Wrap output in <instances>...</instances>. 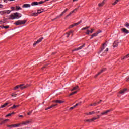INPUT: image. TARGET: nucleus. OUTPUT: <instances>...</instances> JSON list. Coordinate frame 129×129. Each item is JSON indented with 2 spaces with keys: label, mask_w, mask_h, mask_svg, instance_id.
Returning <instances> with one entry per match:
<instances>
[{
  "label": "nucleus",
  "mask_w": 129,
  "mask_h": 129,
  "mask_svg": "<svg viewBox=\"0 0 129 129\" xmlns=\"http://www.w3.org/2000/svg\"><path fill=\"white\" fill-rule=\"evenodd\" d=\"M107 52H108L107 45L106 44H104L98 53L100 56H104L107 54Z\"/></svg>",
  "instance_id": "nucleus-1"
},
{
  "label": "nucleus",
  "mask_w": 129,
  "mask_h": 129,
  "mask_svg": "<svg viewBox=\"0 0 129 129\" xmlns=\"http://www.w3.org/2000/svg\"><path fill=\"white\" fill-rule=\"evenodd\" d=\"M22 17V14L19 13L18 12H15L11 14L9 16V20H15V19H20V18Z\"/></svg>",
  "instance_id": "nucleus-2"
},
{
  "label": "nucleus",
  "mask_w": 129,
  "mask_h": 129,
  "mask_svg": "<svg viewBox=\"0 0 129 129\" xmlns=\"http://www.w3.org/2000/svg\"><path fill=\"white\" fill-rule=\"evenodd\" d=\"M26 22L27 20H18L14 23V25H16V26L24 25L26 24Z\"/></svg>",
  "instance_id": "nucleus-3"
},
{
  "label": "nucleus",
  "mask_w": 129,
  "mask_h": 129,
  "mask_svg": "<svg viewBox=\"0 0 129 129\" xmlns=\"http://www.w3.org/2000/svg\"><path fill=\"white\" fill-rule=\"evenodd\" d=\"M81 23H82V21L81 20L77 23H74L73 24L70 25L69 26V29H71V28H73V27H75V26H77V25H79V24H81Z\"/></svg>",
  "instance_id": "nucleus-4"
},
{
  "label": "nucleus",
  "mask_w": 129,
  "mask_h": 129,
  "mask_svg": "<svg viewBox=\"0 0 129 129\" xmlns=\"http://www.w3.org/2000/svg\"><path fill=\"white\" fill-rule=\"evenodd\" d=\"M32 122V120H28L26 121L22 122L21 124H22V125H28L29 123H31Z\"/></svg>",
  "instance_id": "nucleus-5"
},
{
  "label": "nucleus",
  "mask_w": 129,
  "mask_h": 129,
  "mask_svg": "<svg viewBox=\"0 0 129 129\" xmlns=\"http://www.w3.org/2000/svg\"><path fill=\"white\" fill-rule=\"evenodd\" d=\"M43 37L40 38L39 39H38L35 43L33 44V47H35L37 44H39V43H41L43 40Z\"/></svg>",
  "instance_id": "nucleus-6"
},
{
  "label": "nucleus",
  "mask_w": 129,
  "mask_h": 129,
  "mask_svg": "<svg viewBox=\"0 0 129 129\" xmlns=\"http://www.w3.org/2000/svg\"><path fill=\"white\" fill-rule=\"evenodd\" d=\"M29 86H30V85L29 84H27L24 86V85H20V88H21V89H24V88H27V87H29Z\"/></svg>",
  "instance_id": "nucleus-7"
},
{
  "label": "nucleus",
  "mask_w": 129,
  "mask_h": 129,
  "mask_svg": "<svg viewBox=\"0 0 129 129\" xmlns=\"http://www.w3.org/2000/svg\"><path fill=\"white\" fill-rule=\"evenodd\" d=\"M121 31L123 32V33H125V34H129V31L126 28H122L121 29Z\"/></svg>",
  "instance_id": "nucleus-8"
},
{
  "label": "nucleus",
  "mask_w": 129,
  "mask_h": 129,
  "mask_svg": "<svg viewBox=\"0 0 129 129\" xmlns=\"http://www.w3.org/2000/svg\"><path fill=\"white\" fill-rule=\"evenodd\" d=\"M85 46V44H84L83 45L80 46L79 47L75 49L73 51H78V50H81Z\"/></svg>",
  "instance_id": "nucleus-9"
},
{
  "label": "nucleus",
  "mask_w": 129,
  "mask_h": 129,
  "mask_svg": "<svg viewBox=\"0 0 129 129\" xmlns=\"http://www.w3.org/2000/svg\"><path fill=\"white\" fill-rule=\"evenodd\" d=\"M85 46V44H84L83 45L80 46L79 47L75 49L73 51H78V50H81Z\"/></svg>",
  "instance_id": "nucleus-10"
},
{
  "label": "nucleus",
  "mask_w": 129,
  "mask_h": 129,
  "mask_svg": "<svg viewBox=\"0 0 129 129\" xmlns=\"http://www.w3.org/2000/svg\"><path fill=\"white\" fill-rule=\"evenodd\" d=\"M95 111H93L92 112L86 113L85 114L86 115H92V114H95Z\"/></svg>",
  "instance_id": "nucleus-11"
},
{
  "label": "nucleus",
  "mask_w": 129,
  "mask_h": 129,
  "mask_svg": "<svg viewBox=\"0 0 129 129\" xmlns=\"http://www.w3.org/2000/svg\"><path fill=\"white\" fill-rule=\"evenodd\" d=\"M118 41H116L114 42L113 46L114 48H116V47H117L118 46Z\"/></svg>",
  "instance_id": "nucleus-12"
},
{
  "label": "nucleus",
  "mask_w": 129,
  "mask_h": 129,
  "mask_svg": "<svg viewBox=\"0 0 129 129\" xmlns=\"http://www.w3.org/2000/svg\"><path fill=\"white\" fill-rule=\"evenodd\" d=\"M11 12H12V11L11 10H5V11H2V13L3 14H10Z\"/></svg>",
  "instance_id": "nucleus-13"
},
{
  "label": "nucleus",
  "mask_w": 129,
  "mask_h": 129,
  "mask_svg": "<svg viewBox=\"0 0 129 129\" xmlns=\"http://www.w3.org/2000/svg\"><path fill=\"white\" fill-rule=\"evenodd\" d=\"M93 31H94V29H91V31L88 30H87V32L86 33V34L87 35H89V33H93Z\"/></svg>",
  "instance_id": "nucleus-14"
},
{
  "label": "nucleus",
  "mask_w": 129,
  "mask_h": 129,
  "mask_svg": "<svg viewBox=\"0 0 129 129\" xmlns=\"http://www.w3.org/2000/svg\"><path fill=\"white\" fill-rule=\"evenodd\" d=\"M77 89H78V90H79V87H78V86H76L75 87H73L72 89H71V91H73L76 90H77Z\"/></svg>",
  "instance_id": "nucleus-15"
},
{
  "label": "nucleus",
  "mask_w": 129,
  "mask_h": 129,
  "mask_svg": "<svg viewBox=\"0 0 129 129\" xmlns=\"http://www.w3.org/2000/svg\"><path fill=\"white\" fill-rule=\"evenodd\" d=\"M105 70H106L105 69H103V70H102L100 72H99L97 75H96L95 76V77H97V76H98V75L101 74V73H102V72H103V71H104Z\"/></svg>",
  "instance_id": "nucleus-16"
},
{
  "label": "nucleus",
  "mask_w": 129,
  "mask_h": 129,
  "mask_svg": "<svg viewBox=\"0 0 129 129\" xmlns=\"http://www.w3.org/2000/svg\"><path fill=\"white\" fill-rule=\"evenodd\" d=\"M53 102H54L55 103H63L64 101L57 100L54 101Z\"/></svg>",
  "instance_id": "nucleus-17"
},
{
  "label": "nucleus",
  "mask_w": 129,
  "mask_h": 129,
  "mask_svg": "<svg viewBox=\"0 0 129 129\" xmlns=\"http://www.w3.org/2000/svg\"><path fill=\"white\" fill-rule=\"evenodd\" d=\"M21 124V123H18L17 124H12V126L13 127H19Z\"/></svg>",
  "instance_id": "nucleus-18"
},
{
  "label": "nucleus",
  "mask_w": 129,
  "mask_h": 129,
  "mask_svg": "<svg viewBox=\"0 0 129 129\" xmlns=\"http://www.w3.org/2000/svg\"><path fill=\"white\" fill-rule=\"evenodd\" d=\"M127 91V89H123V90H122L120 93L121 94H124V93H125V92H126V91Z\"/></svg>",
  "instance_id": "nucleus-19"
},
{
  "label": "nucleus",
  "mask_w": 129,
  "mask_h": 129,
  "mask_svg": "<svg viewBox=\"0 0 129 129\" xmlns=\"http://www.w3.org/2000/svg\"><path fill=\"white\" fill-rule=\"evenodd\" d=\"M20 105H14L13 106L10 108V109H14V108H16V107H19Z\"/></svg>",
  "instance_id": "nucleus-20"
},
{
  "label": "nucleus",
  "mask_w": 129,
  "mask_h": 129,
  "mask_svg": "<svg viewBox=\"0 0 129 129\" xmlns=\"http://www.w3.org/2000/svg\"><path fill=\"white\" fill-rule=\"evenodd\" d=\"M8 104H9V103H6L4 105H1V106L0 107V108H4L6 107L7 105H8Z\"/></svg>",
  "instance_id": "nucleus-21"
},
{
  "label": "nucleus",
  "mask_w": 129,
  "mask_h": 129,
  "mask_svg": "<svg viewBox=\"0 0 129 129\" xmlns=\"http://www.w3.org/2000/svg\"><path fill=\"white\" fill-rule=\"evenodd\" d=\"M111 111V110H107L105 111H104V115H106L108 113V112H110Z\"/></svg>",
  "instance_id": "nucleus-22"
},
{
  "label": "nucleus",
  "mask_w": 129,
  "mask_h": 129,
  "mask_svg": "<svg viewBox=\"0 0 129 129\" xmlns=\"http://www.w3.org/2000/svg\"><path fill=\"white\" fill-rule=\"evenodd\" d=\"M31 6L29 4H24L23 6V8H30Z\"/></svg>",
  "instance_id": "nucleus-23"
},
{
  "label": "nucleus",
  "mask_w": 129,
  "mask_h": 129,
  "mask_svg": "<svg viewBox=\"0 0 129 129\" xmlns=\"http://www.w3.org/2000/svg\"><path fill=\"white\" fill-rule=\"evenodd\" d=\"M104 5V1L101 2V3L99 4L98 6L100 7H103V6Z\"/></svg>",
  "instance_id": "nucleus-24"
},
{
  "label": "nucleus",
  "mask_w": 129,
  "mask_h": 129,
  "mask_svg": "<svg viewBox=\"0 0 129 129\" xmlns=\"http://www.w3.org/2000/svg\"><path fill=\"white\" fill-rule=\"evenodd\" d=\"M84 121H85V122H92L91 119H85Z\"/></svg>",
  "instance_id": "nucleus-25"
},
{
  "label": "nucleus",
  "mask_w": 129,
  "mask_h": 129,
  "mask_svg": "<svg viewBox=\"0 0 129 129\" xmlns=\"http://www.w3.org/2000/svg\"><path fill=\"white\" fill-rule=\"evenodd\" d=\"M31 5L32 6H38V5H39V3L38 2H33Z\"/></svg>",
  "instance_id": "nucleus-26"
},
{
  "label": "nucleus",
  "mask_w": 129,
  "mask_h": 129,
  "mask_svg": "<svg viewBox=\"0 0 129 129\" xmlns=\"http://www.w3.org/2000/svg\"><path fill=\"white\" fill-rule=\"evenodd\" d=\"M98 118H98V117H93L92 119H91V120L92 122V121H94V120H96V119H98Z\"/></svg>",
  "instance_id": "nucleus-27"
},
{
  "label": "nucleus",
  "mask_w": 129,
  "mask_h": 129,
  "mask_svg": "<svg viewBox=\"0 0 129 129\" xmlns=\"http://www.w3.org/2000/svg\"><path fill=\"white\" fill-rule=\"evenodd\" d=\"M43 12H44L43 9L38 10L37 11V14H41V13H43Z\"/></svg>",
  "instance_id": "nucleus-28"
},
{
  "label": "nucleus",
  "mask_w": 129,
  "mask_h": 129,
  "mask_svg": "<svg viewBox=\"0 0 129 129\" xmlns=\"http://www.w3.org/2000/svg\"><path fill=\"white\" fill-rule=\"evenodd\" d=\"M98 34H99V32L95 33L93 35H91V37H96V36H97V35H98Z\"/></svg>",
  "instance_id": "nucleus-29"
},
{
  "label": "nucleus",
  "mask_w": 129,
  "mask_h": 129,
  "mask_svg": "<svg viewBox=\"0 0 129 129\" xmlns=\"http://www.w3.org/2000/svg\"><path fill=\"white\" fill-rule=\"evenodd\" d=\"M73 13H74V11H72L68 15H67L66 18H68V17H69L70 16H71V15H72V14H73Z\"/></svg>",
  "instance_id": "nucleus-30"
},
{
  "label": "nucleus",
  "mask_w": 129,
  "mask_h": 129,
  "mask_svg": "<svg viewBox=\"0 0 129 129\" xmlns=\"http://www.w3.org/2000/svg\"><path fill=\"white\" fill-rule=\"evenodd\" d=\"M77 92H78L77 91H76L75 92L71 93V94H70L69 95V96H71V95H73V94H75L77 93Z\"/></svg>",
  "instance_id": "nucleus-31"
},
{
  "label": "nucleus",
  "mask_w": 129,
  "mask_h": 129,
  "mask_svg": "<svg viewBox=\"0 0 129 129\" xmlns=\"http://www.w3.org/2000/svg\"><path fill=\"white\" fill-rule=\"evenodd\" d=\"M125 58H129V53L125 56L122 57L121 60H124V59H125Z\"/></svg>",
  "instance_id": "nucleus-32"
},
{
  "label": "nucleus",
  "mask_w": 129,
  "mask_h": 129,
  "mask_svg": "<svg viewBox=\"0 0 129 129\" xmlns=\"http://www.w3.org/2000/svg\"><path fill=\"white\" fill-rule=\"evenodd\" d=\"M20 10H22V8L19 6H16V11H19Z\"/></svg>",
  "instance_id": "nucleus-33"
},
{
  "label": "nucleus",
  "mask_w": 129,
  "mask_h": 129,
  "mask_svg": "<svg viewBox=\"0 0 129 129\" xmlns=\"http://www.w3.org/2000/svg\"><path fill=\"white\" fill-rule=\"evenodd\" d=\"M102 115H104V112H101L100 113V115H97V117H98V118H99V117H100Z\"/></svg>",
  "instance_id": "nucleus-34"
},
{
  "label": "nucleus",
  "mask_w": 129,
  "mask_h": 129,
  "mask_svg": "<svg viewBox=\"0 0 129 129\" xmlns=\"http://www.w3.org/2000/svg\"><path fill=\"white\" fill-rule=\"evenodd\" d=\"M125 27H126V28H127V29H129V23L126 22L125 24Z\"/></svg>",
  "instance_id": "nucleus-35"
},
{
  "label": "nucleus",
  "mask_w": 129,
  "mask_h": 129,
  "mask_svg": "<svg viewBox=\"0 0 129 129\" xmlns=\"http://www.w3.org/2000/svg\"><path fill=\"white\" fill-rule=\"evenodd\" d=\"M73 31H70L69 32H68L67 33V37H69V36L70 35V34H71V33H72Z\"/></svg>",
  "instance_id": "nucleus-36"
},
{
  "label": "nucleus",
  "mask_w": 129,
  "mask_h": 129,
  "mask_svg": "<svg viewBox=\"0 0 129 129\" xmlns=\"http://www.w3.org/2000/svg\"><path fill=\"white\" fill-rule=\"evenodd\" d=\"M19 88H20V85H17L14 88V90H17V89H19Z\"/></svg>",
  "instance_id": "nucleus-37"
},
{
  "label": "nucleus",
  "mask_w": 129,
  "mask_h": 129,
  "mask_svg": "<svg viewBox=\"0 0 129 129\" xmlns=\"http://www.w3.org/2000/svg\"><path fill=\"white\" fill-rule=\"evenodd\" d=\"M6 121H9V119H6L2 121V123H5Z\"/></svg>",
  "instance_id": "nucleus-38"
},
{
  "label": "nucleus",
  "mask_w": 129,
  "mask_h": 129,
  "mask_svg": "<svg viewBox=\"0 0 129 129\" xmlns=\"http://www.w3.org/2000/svg\"><path fill=\"white\" fill-rule=\"evenodd\" d=\"M89 29V26H87V27H84V28H82V30H86V29Z\"/></svg>",
  "instance_id": "nucleus-39"
},
{
  "label": "nucleus",
  "mask_w": 129,
  "mask_h": 129,
  "mask_svg": "<svg viewBox=\"0 0 129 129\" xmlns=\"http://www.w3.org/2000/svg\"><path fill=\"white\" fill-rule=\"evenodd\" d=\"M38 15H39L38 12L37 13L34 12L32 13V16H38Z\"/></svg>",
  "instance_id": "nucleus-40"
},
{
  "label": "nucleus",
  "mask_w": 129,
  "mask_h": 129,
  "mask_svg": "<svg viewBox=\"0 0 129 129\" xmlns=\"http://www.w3.org/2000/svg\"><path fill=\"white\" fill-rule=\"evenodd\" d=\"M16 95H17V94L16 93H14L12 94L11 96H12V97H16Z\"/></svg>",
  "instance_id": "nucleus-41"
},
{
  "label": "nucleus",
  "mask_w": 129,
  "mask_h": 129,
  "mask_svg": "<svg viewBox=\"0 0 129 129\" xmlns=\"http://www.w3.org/2000/svg\"><path fill=\"white\" fill-rule=\"evenodd\" d=\"M11 9H12L11 11H16V9L14 7H11Z\"/></svg>",
  "instance_id": "nucleus-42"
},
{
  "label": "nucleus",
  "mask_w": 129,
  "mask_h": 129,
  "mask_svg": "<svg viewBox=\"0 0 129 129\" xmlns=\"http://www.w3.org/2000/svg\"><path fill=\"white\" fill-rule=\"evenodd\" d=\"M117 1H116V0L112 4V5H113V6H114V5H116V4H117Z\"/></svg>",
  "instance_id": "nucleus-43"
},
{
  "label": "nucleus",
  "mask_w": 129,
  "mask_h": 129,
  "mask_svg": "<svg viewBox=\"0 0 129 129\" xmlns=\"http://www.w3.org/2000/svg\"><path fill=\"white\" fill-rule=\"evenodd\" d=\"M74 108H75V106H73V107H71L70 109H69V110H72V109H74Z\"/></svg>",
  "instance_id": "nucleus-44"
},
{
  "label": "nucleus",
  "mask_w": 129,
  "mask_h": 129,
  "mask_svg": "<svg viewBox=\"0 0 129 129\" xmlns=\"http://www.w3.org/2000/svg\"><path fill=\"white\" fill-rule=\"evenodd\" d=\"M12 115V114L9 113L6 115V117H8V116H11Z\"/></svg>",
  "instance_id": "nucleus-45"
},
{
  "label": "nucleus",
  "mask_w": 129,
  "mask_h": 129,
  "mask_svg": "<svg viewBox=\"0 0 129 129\" xmlns=\"http://www.w3.org/2000/svg\"><path fill=\"white\" fill-rule=\"evenodd\" d=\"M67 11H68V9H65V10L63 12H62V14H65V13H66Z\"/></svg>",
  "instance_id": "nucleus-46"
},
{
  "label": "nucleus",
  "mask_w": 129,
  "mask_h": 129,
  "mask_svg": "<svg viewBox=\"0 0 129 129\" xmlns=\"http://www.w3.org/2000/svg\"><path fill=\"white\" fill-rule=\"evenodd\" d=\"M59 18H61V16H60V15L57 16V17L56 18H55L54 19L52 20V21H54V20H56V19H58Z\"/></svg>",
  "instance_id": "nucleus-47"
},
{
  "label": "nucleus",
  "mask_w": 129,
  "mask_h": 129,
  "mask_svg": "<svg viewBox=\"0 0 129 129\" xmlns=\"http://www.w3.org/2000/svg\"><path fill=\"white\" fill-rule=\"evenodd\" d=\"M3 28L4 29H8V28H9V26H4Z\"/></svg>",
  "instance_id": "nucleus-48"
},
{
  "label": "nucleus",
  "mask_w": 129,
  "mask_h": 129,
  "mask_svg": "<svg viewBox=\"0 0 129 129\" xmlns=\"http://www.w3.org/2000/svg\"><path fill=\"white\" fill-rule=\"evenodd\" d=\"M55 105H51V106H50V107H49V108H53V107H55Z\"/></svg>",
  "instance_id": "nucleus-49"
},
{
  "label": "nucleus",
  "mask_w": 129,
  "mask_h": 129,
  "mask_svg": "<svg viewBox=\"0 0 129 129\" xmlns=\"http://www.w3.org/2000/svg\"><path fill=\"white\" fill-rule=\"evenodd\" d=\"M8 127H10V128H12L13 127V125H7Z\"/></svg>",
  "instance_id": "nucleus-50"
},
{
  "label": "nucleus",
  "mask_w": 129,
  "mask_h": 129,
  "mask_svg": "<svg viewBox=\"0 0 129 129\" xmlns=\"http://www.w3.org/2000/svg\"><path fill=\"white\" fill-rule=\"evenodd\" d=\"M43 3H44V2H43V1H40V2H38V5H39V4L41 5V4H43Z\"/></svg>",
  "instance_id": "nucleus-51"
},
{
  "label": "nucleus",
  "mask_w": 129,
  "mask_h": 129,
  "mask_svg": "<svg viewBox=\"0 0 129 129\" xmlns=\"http://www.w3.org/2000/svg\"><path fill=\"white\" fill-rule=\"evenodd\" d=\"M3 7H4L3 5L0 4V8H1V9H3Z\"/></svg>",
  "instance_id": "nucleus-52"
},
{
  "label": "nucleus",
  "mask_w": 129,
  "mask_h": 129,
  "mask_svg": "<svg viewBox=\"0 0 129 129\" xmlns=\"http://www.w3.org/2000/svg\"><path fill=\"white\" fill-rule=\"evenodd\" d=\"M48 109H51L50 108V107L45 108V110H48Z\"/></svg>",
  "instance_id": "nucleus-53"
},
{
  "label": "nucleus",
  "mask_w": 129,
  "mask_h": 129,
  "mask_svg": "<svg viewBox=\"0 0 129 129\" xmlns=\"http://www.w3.org/2000/svg\"><path fill=\"white\" fill-rule=\"evenodd\" d=\"M78 105H79V104L77 103L75 105H74V106H75V107H76V106H78Z\"/></svg>",
  "instance_id": "nucleus-54"
},
{
  "label": "nucleus",
  "mask_w": 129,
  "mask_h": 129,
  "mask_svg": "<svg viewBox=\"0 0 129 129\" xmlns=\"http://www.w3.org/2000/svg\"><path fill=\"white\" fill-rule=\"evenodd\" d=\"M63 15H64V13L62 12V13L59 15V17H62V16H63Z\"/></svg>",
  "instance_id": "nucleus-55"
},
{
  "label": "nucleus",
  "mask_w": 129,
  "mask_h": 129,
  "mask_svg": "<svg viewBox=\"0 0 129 129\" xmlns=\"http://www.w3.org/2000/svg\"><path fill=\"white\" fill-rule=\"evenodd\" d=\"M32 113V111L28 113V115H30Z\"/></svg>",
  "instance_id": "nucleus-56"
},
{
  "label": "nucleus",
  "mask_w": 129,
  "mask_h": 129,
  "mask_svg": "<svg viewBox=\"0 0 129 129\" xmlns=\"http://www.w3.org/2000/svg\"><path fill=\"white\" fill-rule=\"evenodd\" d=\"M101 32H102L101 30H99L98 31L97 33H99H99H101Z\"/></svg>",
  "instance_id": "nucleus-57"
},
{
  "label": "nucleus",
  "mask_w": 129,
  "mask_h": 129,
  "mask_svg": "<svg viewBox=\"0 0 129 129\" xmlns=\"http://www.w3.org/2000/svg\"><path fill=\"white\" fill-rule=\"evenodd\" d=\"M96 105V103H94L93 104V106H95Z\"/></svg>",
  "instance_id": "nucleus-58"
},
{
  "label": "nucleus",
  "mask_w": 129,
  "mask_h": 129,
  "mask_svg": "<svg viewBox=\"0 0 129 129\" xmlns=\"http://www.w3.org/2000/svg\"><path fill=\"white\" fill-rule=\"evenodd\" d=\"M5 3H8L9 0H4Z\"/></svg>",
  "instance_id": "nucleus-59"
},
{
  "label": "nucleus",
  "mask_w": 129,
  "mask_h": 129,
  "mask_svg": "<svg viewBox=\"0 0 129 129\" xmlns=\"http://www.w3.org/2000/svg\"><path fill=\"white\" fill-rule=\"evenodd\" d=\"M19 116V117H24V116L23 115H20Z\"/></svg>",
  "instance_id": "nucleus-60"
},
{
  "label": "nucleus",
  "mask_w": 129,
  "mask_h": 129,
  "mask_svg": "<svg viewBox=\"0 0 129 129\" xmlns=\"http://www.w3.org/2000/svg\"><path fill=\"white\" fill-rule=\"evenodd\" d=\"M73 11H74V12H75V11H77V8L75 9H74V10H73Z\"/></svg>",
  "instance_id": "nucleus-61"
},
{
  "label": "nucleus",
  "mask_w": 129,
  "mask_h": 129,
  "mask_svg": "<svg viewBox=\"0 0 129 129\" xmlns=\"http://www.w3.org/2000/svg\"><path fill=\"white\" fill-rule=\"evenodd\" d=\"M101 101H102V100H100L99 102H98L97 103V104H99V103H100V102H101Z\"/></svg>",
  "instance_id": "nucleus-62"
},
{
  "label": "nucleus",
  "mask_w": 129,
  "mask_h": 129,
  "mask_svg": "<svg viewBox=\"0 0 129 129\" xmlns=\"http://www.w3.org/2000/svg\"><path fill=\"white\" fill-rule=\"evenodd\" d=\"M81 103H82V102H80L79 103H77V104H79V105L81 104Z\"/></svg>",
  "instance_id": "nucleus-63"
},
{
  "label": "nucleus",
  "mask_w": 129,
  "mask_h": 129,
  "mask_svg": "<svg viewBox=\"0 0 129 129\" xmlns=\"http://www.w3.org/2000/svg\"><path fill=\"white\" fill-rule=\"evenodd\" d=\"M11 114L13 115V114H15V112H13L12 113H10Z\"/></svg>",
  "instance_id": "nucleus-64"
}]
</instances>
